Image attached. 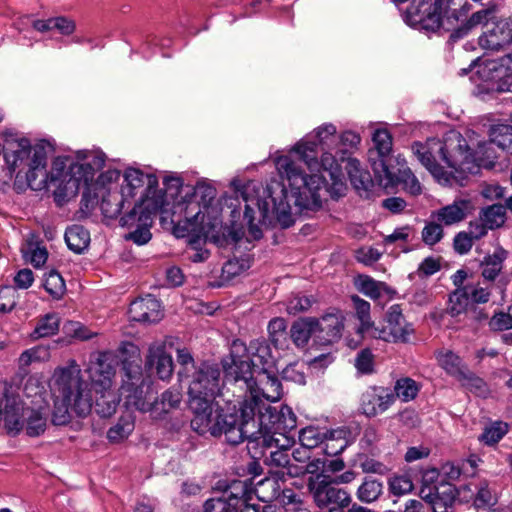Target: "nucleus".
<instances>
[{"label": "nucleus", "instance_id": "1", "mask_svg": "<svg viewBox=\"0 0 512 512\" xmlns=\"http://www.w3.org/2000/svg\"><path fill=\"white\" fill-rule=\"evenodd\" d=\"M412 151L433 177L444 185L464 186L468 175L479 169L466 139L457 131L448 132L443 141L430 138L425 143L416 142Z\"/></svg>", "mask_w": 512, "mask_h": 512}, {"label": "nucleus", "instance_id": "2", "mask_svg": "<svg viewBox=\"0 0 512 512\" xmlns=\"http://www.w3.org/2000/svg\"><path fill=\"white\" fill-rule=\"evenodd\" d=\"M330 150L323 152L320 167L327 174L306 175L303 170L288 156L277 159L276 165L282 177L289 182L291 197L299 211L318 210L321 207L319 191L331 182L332 196H341L345 190L343 173L340 164Z\"/></svg>", "mask_w": 512, "mask_h": 512}, {"label": "nucleus", "instance_id": "3", "mask_svg": "<svg viewBox=\"0 0 512 512\" xmlns=\"http://www.w3.org/2000/svg\"><path fill=\"white\" fill-rule=\"evenodd\" d=\"M214 406L205 409V412L194 415L191 427L200 435L209 432L212 436H224L225 441L231 445H238L245 439L256 440L257 430L255 411L257 408V396L252 395L240 403L238 409L221 408L215 410Z\"/></svg>", "mask_w": 512, "mask_h": 512}, {"label": "nucleus", "instance_id": "4", "mask_svg": "<svg viewBox=\"0 0 512 512\" xmlns=\"http://www.w3.org/2000/svg\"><path fill=\"white\" fill-rule=\"evenodd\" d=\"M2 136L0 154L3 153L10 172L16 173L17 180L25 179L32 190L45 188L49 180L46 169L47 142L41 141L32 146L27 138L11 130L4 131Z\"/></svg>", "mask_w": 512, "mask_h": 512}, {"label": "nucleus", "instance_id": "5", "mask_svg": "<svg viewBox=\"0 0 512 512\" xmlns=\"http://www.w3.org/2000/svg\"><path fill=\"white\" fill-rule=\"evenodd\" d=\"M53 385L61 399L54 401L52 423L56 426L67 425L71 421V412L79 417L87 416L93 402L88 384L81 378L79 366L72 361L67 367L58 368L53 375Z\"/></svg>", "mask_w": 512, "mask_h": 512}, {"label": "nucleus", "instance_id": "6", "mask_svg": "<svg viewBox=\"0 0 512 512\" xmlns=\"http://www.w3.org/2000/svg\"><path fill=\"white\" fill-rule=\"evenodd\" d=\"M264 194L261 198H245L244 220L247 222L249 235L254 240L263 236L262 230L255 223L256 220L262 225H280L282 228H289L294 224L287 190L282 187L275 193L267 189Z\"/></svg>", "mask_w": 512, "mask_h": 512}, {"label": "nucleus", "instance_id": "7", "mask_svg": "<svg viewBox=\"0 0 512 512\" xmlns=\"http://www.w3.org/2000/svg\"><path fill=\"white\" fill-rule=\"evenodd\" d=\"M120 352L130 355L131 360L123 359L124 376L120 387V397L124 399L127 408H135L141 412L157 409L158 403L151 382L144 378L139 350L131 342H124Z\"/></svg>", "mask_w": 512, "mask_h": 512}, {"label": "nucleus", "instance_id": "8", "mask_svg": "<svg viewBox=\"0 0 512 512\" xmlns=\"http://www.w3.org/2000/svg\"><path fill=\"white\" fill-rule=\"evenodd\" d=\"M392 1L399 4L408 0ZM470 8L467 0H412L407 8V17L427 31H436L442 27L445 19L458 21Z\"/></svg>", "mask_w": 512, "mask_h": 512}, {"label": "nucleus", "instance_id": "9", "mask_svg": "<svg viewBox=\"0 0 512 512\" xmlns=\"http://www.w3.org/2000/svg\"><path fill=\"white\" fill-rule=\"evenodd\" d=\"M187 378H190L188 395L193 414L204 413L214 406V400L221 390V370L218 364L201 362Z\"/></svg>", "mask_w": 512, "mask_h": 512}, {"label": "nucleus", "instance_id": "10", "mask_svg": "<svg viewBox=\"0 0 512 512\" xmlns=\"http://www.w3.org/2000/svg\"><path fill=\"white\" fill-rule=\"evenodd\" d=\"M255 422L257 436H294L297 417L290 407L283 405L277 409L257 396Z\"/></svg>", "mask_w": 512, "mask_h": 512}, {"label": "nucleus", "instance_id": "11", "mask_svg": "<svg viewBox=\"0 0 512 512\" xmlns=\"http://www.w3.org/2000/svg\"><path fill=\"white\" fill-rule=\"evenodd\" d=\"M251 491L246 481L233 480L222 489L219 497L205 501L204 512H256L249 505Z\"/></svg>", "mask_w": 512, "mask_h": 512}, {"label": "nucleus", "instance_id": "12", "mask_svg": "<svg viewBox=\"0 0 512 512\" xmlns=\"http://www.w3.org/2000/svg\"><path fill=\"white\" fill-rule=\"evenodd\" d=\"M308 489L316 506L328 509V512H345L352 502L350 494L345 489L333 485L329 476L324 474L310 478Z\"/></svg>", "mask_w": 512, "mask_h": 512}, {"label": "nucleus", "instance_id": "13", "mask_svg": "<svg viewBox=\"0 0 512 512\" xmlns=\"http://www.w3.org/2000/svg\"><path fill=\"white\" fill-rule=\"evenodd\" d=\"M336 132V127L333 124H324L315 129L314 136H311L312 139L296 144L295 152L310 170L319 166L316 158L318 146L324 151L333 150L338 145Z\"/></svg>", "mask_w": 512, "mask_h": 512}, {"label": "nucleus", "instance_id": "14", "mask_svg": "<svg viewBox=\"0 0 512 512\" xmlns=\"http://www.w3.org/2000/svg\"><path fill=\"white\" fill-rule=\"evenodd\" d=\"M374 148L368 152V161L376 179L385 185L392 183L394 172L389 168L388 160L392 150V137L385 129H378L373 134Z\"/></svg>", "mask_w": 512, "mask_h": 512}, {"label": "nucleus", "instance_id": "15", "mask_svg": "<svg viewBox=\"0 0 512 512\" xmlns=\"http://www.w3.org/2000/svg\"><path fill=\"white\" fill-rule=\"evenodd\" d=\"M255 442L262 448L269 450V454L263 451L264 462L273 467H282L287 470L289 475L290 466H295L291 462L289 449L294 445V436H258Z\"/></svg>", "mask_w": 512, "mask_h": 512}, {"label": "nucleus", "instance_id": "16", "mask_svg": "<svg viewBox=\"0 0 512 512\" xmlns=\"http://www.w3.org/2000/svg\"><path fill=\"white\" fill-rule=\"evenodd\" d=\"M386 322V326L372 329V338L386 342L407 341L409 334L412 332V328L406 323L400 305L394 304L390 306L386 313Z\"/></svg>", "mask_w": 512, "mask_h": 512}, {"label": "nucleus", "instance_id": "17", "mask_svg": "<svg viewBox=\"0 0 512 512\" xmlns=\"http://www.w3.org/2000/svg\"><path fill=\"white\" fill-rule=\"evenodd\" d=\"M164 205V194L158 195L156 197H149L147 195L145 199L135 204L131 211L123 215L120 218L119 223L122 227L132 230L143 224L142 219L144 216L153 219L157 212L163 211Z\"/></svg>", "mask_w": 512, "mask_h": 512}, {"label": "nucleus", "instance_id": "18", "mask_svg": "<svg viewBox=\"0 0 512 512\" xmlns=\"http://www.w3.org/2000/svg\"><path fill=\"white\" fill-rule=\"evenodd\" d=\"M312 323L317 344L327 346L340 340L344 329V317L339 311L326 314L320 319L313 318Z\"/></svg>", "mask_w": 512, "mask_h": 512}, {"label": "nucleus", "instance_id": "19", "mask_svg": "<svg viewBox=\"0 0 512 512\" xmlns=\"http://www.w3.org/2000/svg\"><path fill=\"white\" fill-rule=\"evenodd\" d=\"M92 387L112 388L115 376V359L110 352H99L88 367Z\"/></svg>", "mask_w": 512, "mask_h": 512}, {"label": "nucleus", "instance_id": "20", "mask_svg": "<svg viewBox=\"0 0 512 512\" xmlns=\"http://www.w3.org/2000/svg\"><path fill=\"white\" fill-rule=\"evenodd\" d=\"M420 497L433 512H453L452 506L456 498L455 487L450 483L424 486L420 490Z\"/></svg>", "mask_w": 512, "mask_h": 512}, {"label": "nucleus", "instance_id": "21", "mask_svg": "<svg viewBox=\"0 0 512 512\" xmlns=\"http://www.w3.org/2000/svg\"><path fill=\"white\" fill-rule=\"evenodd\" d=\"M394 393L384 387H369L361 396V410L367 417L384 413L394 403Z\"/></svg>", "mask_w": 512, "mask_h": 512}, {"label": "nucleus", "instance_id": "22", "mask_svg": "<svg viewBox=\"0 0 512 512\" xmlns=\"http://www.w3.org/2000/svg\"><path fill=\"white\" fill-rule=\"evenodd\" d=\"M77 159L81 162L71 166L72 176L77 183H87L93 179L96 171L103 168L106 156L101 151L83 150L78 151Z\"/></svg>", "mask_w": 512, "mask_h": 512}, {"label": "nucleus", "instance_id": "23", "mask_svg": "<svg viewBox=\"0 0 512 512\" xmlns=\"http://www.w3.org/2000/svg\"><path fill=\"white\" fill-rule=\"evenodd\" d=\"M512 42V17L499 19L479 37V45L486 50L499 51Z\"/></svg>", "mask_w": 512, "mask_h": 512}, {"label": "nucleus", "instance_id": "24", "mask_svg": "<svg viewBox=\"0 0 512 512\" xmlns=\"http://www.w3.org/2000/svg\"><path fill=\"white\" fill-rule=\"evenodd\" d=\"M473 204L471 200L459 198L453 203L448 204L433 211L431 218L445 226H452L462 222L472 212Z\"/></svg>", "mask_w": 512, "mask_h": 512}, {"label": "nucleus", "instance_id": "25", "mask_svg": "<svg viewBox=\"0 0 512 512\" xmlns=\"http://www.w3.org/2000/svg\"><path fill=\"white\" fill-rule=\"evenodd\" d=\"M146 367L155 368L161 380H168L173 373L172 357L165 352V342L156 340L149 345Z\"/></svg>", "mask_w": 512, "mask_h": 512}, {"label": "nucleus", "instance_id": "26", "mask_svg": "<svg viewBox=\"0 0 512 512\" xmlns=\"http://www.w3.org/2000/svg\"><path fill=\"white\" fill-rule=\"evenodd\" d=\"M129 315L136 322H158L162 318L160 302L152 295L136 299L130 304Z\"/></svg>", "mask_w": 512, "mask_h": 512}, {"label": "nucleus", "instance_id": "27", "mask_svg": "<svg viewBox=\"0 0 512 512\" xmlns=\"http://www.w3.org/2000/svg\"><path fill=\"white\" fill-rule=\"evenodd\" d=\"M223 370L228 379L235 382L244 381L246 386L252 389L256 385V378L253 376L252 364L249 360H243L239 356H235L233 351L230 357L223 359Z\"/></svg>", "mask_w": 512, "mask_h": 512}, {"label": "nucleus", "instance_id": "28", "mask_svg": "<svg viewBox=\"0 0 512 512\" xmlns=\"http://www.w3.org/2000/svg\"><path fill=\"white\" fill-rule=\"evenodd\" d=\"M489 71L498 92H512V52L491 62Z\"/></svg>", "mask_w": 512, "mask_h": 512}, {"label": "nucleus", "instance_id": "29", "mask_svg": "<svg viewBox=\"0 0 512 512\" xmlns=\"http://www.w3.org/2000/svg\"><path fill=\"white\" fill-rule=\"evenodd\" d=\"M189 224L191 226L189 237H199L204 243L219 241V222L216 219L212 221L208 218L205 221V215L199 211L193 216V219L189 220Z\"/></svg>", "mask_w": 512, "mask_h": 512}, {"label": "nucleus", "instance_id": "30", "mask_svg": "<svg viewBox=\"0 0 512 512\" xmlns=\"http://www.w3.org/2000/svg\"><path fill=\"white\" fill-rule=\"evenodd\" d=\"M351 431L342 426L326 430L325 440L322 442V450L327 456H337L342 453L351 442Z\"/></svg>", "mask_w": 512, "mask_h": 512}, {"label": "nucleus", "instance_id": "31", "mask_svg": "<svg viewBox=\"0 0 512 512\" xmlns=\"http://www.w3.org/2000/svg\"><path fill=\"white\" fill-rule=\"evenodd\" d=\"M257 384H259L258 390L266 400L271 402L280 400L283 391L281 382L277 376L268 372L266 369H262L256 376V385Z\"/></svg>", "mask_w": 512, "mask_h": 512}, {"label": "nucleus", "instance_id": "32", "mask_svg": "<svg viewBox=\"0 0 512 512\" xmlns=\"http://www.w3.org/2000/svg\"><path fill=\"white\" fill-rule=\"evenodd\" d=\"M95 391V411L101 417H110L116 412L120 398L111 389L93 387Z\"/></svg>", "mask_w": 512, "mask_h": 512}, {"label": "nucleus", "instance_id": "33", "mask_svg": "<svg viewBox=\"0 0 512 512\" xmlns=\"http://www.w3.org/2000/svg\"><path fill=\"white\" fill-rule=\"evenodd\" d=\"M47 427V410L42 406L38 409L26 407L24 429L28 436L37 437L43 434Z\"/></svg>", "mask_w": 512, "mask_h": 512}, {"label": "nucleus", "instance_id": "34", "mask_svg": "<svg viewBox=\"0 0 512 512\" xmlns=\"http://www.w3.org/2000/svg\"><path fill=\"white\" fill-rule=\"evenodd\" d=\"M436 359L439 366L445 370L447 374L460 379L468 369L462 359L451 350L442 349L436 352Z\"/></svg>", "mask_w": 512, "mask_h": 512}, {"label": "nucleus", "instance_id": "35", "mask_svg": "<svg viewBox=\"0 0 512 512\" xmlns=\"http://www.w3.org/2000/svg\"><path fill=\"white\" fill-rule=\"evenodd\" d=\"M494 14L495 10L493 8L482 9L473 13L463 25L451 33L450 40L457 41L465 37L475 27L487 24L495 18Z\"/></svg>", "mask_w": 512, "mask_h": 512}, {"label": "nucleus", "instance_id": "36", "mask_svg": "<svg viewBox=\"0 0 512 512\" xmlns=\"http://www.w3.org/2000/svg\"><path fill=\"white\" fill-rule=\"evenodd\" d=\"M148 180V194L151 193L153 187L157 185V179L153 175L146 176ZM145 175L142 171L135 168H128L124 173V182L126 186L122 188V193L125 196H133L134 190L140 188L144 184Z\"/></svg>", "mask_w": 512, "mask_h": 512}, {"label": "nucleus", "instance_id": "37", "mask_svg": "<svg viewBox=\"0 0 512 512\" xmlns=\"http://www.w3.org/2000/svg\"><path fill=\"white\" fill-rule=\"evenodd\" d=\"M313 318H303L295 321L290 328V337L293 343L299 347L304 348L311 337L315 340V329Z\"/></svg>", "mask_w": 512, "mask_h": 512}, {"label": "nucleus", "instance_id": "38", "mask_svg": "<svg viewBox=\"0 0 512 512\" xmlns=\"http://www.w3.org/2000/svg\"><path fill=\"white\" fill-rule=\"evenodd\" d=\"M65 241L68 248L77 253H82L90 243V234L81 225H73L65 232Z\"/></svg>", "mask_w": 512, "mask_h": 512}, {"label": "nucleus", "instance_id": "39", "mask_svg": "<svg viewBox=\"0 0 512 512\" xmlns=\"http://www.w3.org/2000/svg\"><path fill=\"white\" fill-rule=\"evenodd\" d=\"M59 326V315L57 313H47L38 320L37 325L30 336L34 340L53 336L59 331Z\"/></svg>", "mask_w": 512, "mask_h": 512}, {"label": "nucleus", "instance_id": "40", "mask_svg": "<svg viewBox=\"0 0 512 512\" xmlns=\"http://www.w3.org/2000/svg\"><path fill=\"white\" fill-rule=\"evenodd\" d=\"M351 301L356 311V316L360 321L359 332L371 337V331L376 326L370 321V303L357 295H353Z\"/></svg>", "mask_w": 512, "mask_h": 512}, {"label": "nucleus", "instance_id": "41", "mask_svg": "<svg viewBox=\"0 0 512 512\" xmlns=\"http://www.w3.org/2000/svg\"><path fill=\"white\" fill-rule=\"evenodd\" d=\"M491 143L512 154V126L507 124H495L489 129Z\"/></svg>", "mask_w": 512, "mask_h": 512}, {"label": "nucleus", "instance_id": "42", "mask_svg": "<svg viewBox=\"0 0 512 512\" xmlns=\"http://www.w3.org/2000/svg\"><path fill=\"white\" fill-rule=\"evenodd\" d=\"M355 286L361 293L370 297L371 299L380 298L382 292L388 289L386 283L376 281L372 277L364 274L358 275L355 278Z\"/></svg>", "mask_w": 512, "mask_h": 512}, {"label": "nucleus", "instance_id": "43", "mask_svg": "<svg viewBox=\"0 0 512 512\" xmlns=\"http://www.w3.org/2000/svg\"><path fill=\"white\" fill-rule=\"evenodd\" d=\"M383 492V483L372 477H365L357 489V498L363 503L376 501Z\"/></svg>", "mask_w": 512, "mask_h": 512}, {"label": "nucleus", "instance_id": "44", "mask_svg": "<svg viewBox=\"0 0 512 512\" xmlns=\"http://www.w3.org/2000/svg\"><path fill=\"white\" fill-rule=\"evenodd\" d=\"M470 304L471 300L466 287L457 288L450 294L448 313L453 317L459 316L462 313L467 315V312L470 310Z\"/></svg>", "mask_w": 512, "mask_h": 512}, {"label": "nucleus", "instance_id": "45", "mask_svg": "<svg viewBox=\"0 0 512 512\" xmlns=\"http://www.w3.org/2000/svg\"><path fill=\"white\" fill-rule=\"evenodd\" d=\"M124 202L125 197L123 194L118 192H108L101 200L100 208L102 214L106 218H116L120 214L124 206Z\"/></svg>", "mask_w": 512, "mask_h": 512}, {"label": "nucleus", "instance_id": "46", "mask_svg": "<svg viewBox=\"0 0 512 512\" xmlns=\"http://www.w3.org/2000/svg\"><path fill=\"white\" fill-rule=\"evenodd\" d=\"M267 330L269 341L275 348H283L287 344V323L284 318L275 317L270 320Z\"/></svg>", "mask_w": 512, "mask_h": 512}, {"label": "nucleus", "instance_id": "47", "mask_svg": "<svg viewBox=\"0 0 512 512\" xmlns=\"http://www.w3.org/2000/svg\"><path fill=\"white\" fill-rule=\"evenodd\" d=\"M506 258V251L499 249L493 255H489L482 263V276L485 280L493 281L502 270L503 261Z\"/></svg>", "mask_w": 512, "mask_h": 512}, {"label": "nucleus", "instance_id": "48", "mask_svg": "<svg viewBox=\"0 0 512 512\" xmlns=\"http://www.w3.org/2000/svg\"><path fill=\"white\" fill-rule=\"evenodd\" d=\"M462 386L478 397L486 398L490 394L488 384L469 369L458 380Z\"/></svg>", "mask_w": 512, "mask_h": 512}, {"label": "nucleus", "instance_id": "49", "mask_svg": "<svg viewBox=\"0 0 512 512\" xmlns=\"http://www.w3.org/2000/svg\"><path fill=\"white\" fill-rule=\"evenodd\" d=\"M232 347L233 349L242 348L246 350L249 355L258 357L262 364L267 363L268 358L271 356L270 347L263 338L251 340L247 347L241 342L234 341Z\"/></svg>", "mask_w": 512, "mask_h": 512}, {"label": "nucleus", "instance_id": "50", "mask_svg": "<svg viewBox=\"0 0 512 512\" xmlns=\"http://www.w3.org/2000/svg\"><path fill=\"white\" fill-rule=\"evenodd\" d=\"M480 221L485 223L491 230L500 227L505 222V207L499 204H493L482 210Z\"/></svg>", "mask_w": 512, "mask_h": 512}, {"label": "nucleus", "instance_id": "51", "mask_svg": "<svg viewBox=\"0 0 512 512\" xmlns=\"http://www.w3.org/2000/svg\"><path fill=\"white\" fill-rule=\"evenodd\" d=\"M477 491L474 497V505L476 508H487L497 503V495L485 480L480 481L476 487Z\"/></svg>", "mask_w": 512, "mask_h": 512}, {"label": "nucleus", "instance_id": "52", "mask_svg": "<svg viewBox=\"0 0 512 512\" xmlns=\"http://www.w3.org/2000/svg\"><path fill=\"white\" fill-rule=\"evenodd\" d=\"M326 430L323 431L319 427L308 426L300 430L299 441L302 446L308 449H313L322 445L325 440Z\"/></svg>", "mask_w": 512, "mask_h": 512}, {"label": "nucleus", "instance_id": "53", "mask_svg": "<svg viewBox=\"0 0 512 512\" xmlns=\"http://www.w3.org/2000/svg\"><path fill=\"white\" fill-rule=\"evenodd\" d=\"M348 174L351 183L358 190L363 189L367 191L371 185V178L368 172L363 171L359 167V162L356 159H351L348 162Z\"/></svg>", "mask_w": 512, "mask_h": 512}, {"label": "nucleus", "instance_id": "54", "mask_svg": "<svg viewBox=\"0 0 512 512\" xmlns=\"http://www.w3.org/2000/svg\"><path fill=\"white\" fill-rule=\"evenodd\" d=\"M44 288L53 299L60 300L66 292V284L63 277L55 270H51L44 282Z\"/></svg>", "mask_w": 512, "mask_h": 512}, {"label": "nucleus", "instance_id": "55", "mask_svg": "<svg viewBox=\"0 0 512 512\" xmlns=\"http://www.w3.org/2000/svg\"><path fill=\"white\" fill-rule=\"evenodd\" d=\"M142 221L143 224L130 230V232L124 236L125 240L132 241L137 245H144L150 241L152 237L150 228L152 227L153 219L144 216Z\"/></svg>", "mask_w": 512, "mask_h": 512}, {"label": "nucleus", "instance_id": "56", "mask_svg": "<svg viewBox=\"0 0 512 512\" xmlns=\"http://www.w3.org/2000/svg\"><path fill=\"white\" fill-rule=\"evenodd\" d=\"M395 398L398 397L404 402L413 400L418 392L419 387L417 383L411 378H401L395 383Z\"/></svg>", "mask_w": 512, "mask_h": 512}, {"label": "nucleus", "instance_id": "57", "mask_svg": "<svg viewBox=\"0 0 512 512\" xmlns=\"http://www.w3.org/2000/svg\"><path fill=\"white\" fill-rule=\"evenodd\" d=\"M182 400V393L179 388L171 387L162 393L160 400H157L158 407L153 411L167 413L171 409L177 408Z\"/></svg>", "mask_w": 512, "mask_h": 512}, {"label": "nucleus", "instance_id": "58", "mask_svg": "<svg viewBox=\"0 0 512 512\" xmlns=\"http://www.w3.org/2000/svg\"><path fill=\"white\" fill-rule=\"evenodd\" d=\"M134 429V422L131 416L121 417L116 425L111 427L107 432L110 441L116 442L130 435Z\"/></svg>", "mask_w": 512, "mask_h": 512}, {"label": "nucleus", "instance_id": "59", "mask_svg": "<svg viewBox=\"0 0 512 512\" xmlns=\"http://www.w3.org/2000/svg\"><path fill=\"white\" fill-rule=\"evenodd\" d=\"M325 468V462L320 458H314L308 460L305 465L290 466L289 476L290 477H301L306 474H318L319 471Z\"/></svg>", "mask_w": 512, "mask_h": 512}, {"label": "nucleus", "instance_id": "60", "mask_svg": "<svg viewBox=\"0 0 512 512\" xmlns=\"http://www.w3.org/2000/svg\"><path fill=\"white\" fill-rule=\"evenodd\" d=\"M508 426L503 422H495L489 427H486L483 433L479 436V440L487 445L498 443L503 436L507 433Z\"/></svg>", "mask_w": 512, "mask_h": 512}, {"label": "nucleus", "instance_id": "61", "mask_svg": "<svg viewBox=\"0 0 512 512\" xmlns=\"http://www.w3.org/2000/svg\"><path fill=\"white\" fill-rule=\"evenodd\" d=\"M355 368L362 375H369L375 371L374 355L370 349L360 350L354 360Z\"/></svg>", "mask_w": 512, "mask_h": 512}, {"label": "nucleus", "instance_id": "62", "mask_svg": "<svg viewBox=\"0 0 512 512\" xmlns=\"http://www.w3.org/2000/svg\"><path fill=\"white\" fill-rule=\"evenodd\" d=\"M444 236L442 224L432 219L426 223L422 230V240L426 245L433 246L441 241Z\"/></svg>", "mask_w": 512, "mask_h": 512}, {"label": "nucleus", "instance_id": "63", "mask_svg": "<svg viewBox=\"0 0 512 512\" xmlns=\"http://www.w3.org/2000/svg\"><path fill=\"white\" fill-rule=\"evenodd\" d=\"M401 182L404 188L409 191L412 195H418L421 193V185L416 176L412 173L409 168L399 170V175L394 174V180Z\"/></svg>", "mask_w": 512, "mask_h": 512}, {"label": "nucleus", "instance_id": "64", "mask_svg": "<svg viewBox=\"0 0 512 512\" xmlns=\"http://www.w3.org/2000/svg\"><path fill=\"white\" fill-rule=\"evenodd\" d=\"M389 488L394 495H404L412 491L413 482L408 475H398L390 480Z\"/></svg>", "mask_w": 512, "mask_h": 512}]
</instances>
